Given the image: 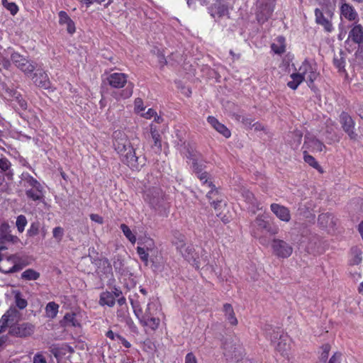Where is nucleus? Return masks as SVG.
I'll use <instances>...</instances> for the list:
<instances>
[{"label": "nucleus", "instance_id": "f257e3e1", "mask_svg": "<svg viewBox=\"0 0 363 363\" xmlns=\"http://www.w3.org/2000/svg\"><path fill=\"white\" fill-rule=\"evenodd\" d=\"M113 145L118 154L121 161L132 171L139 172L145 166L147 162L145 155H136L135 148L123 131L116 130L113 132Z\"/></svg>", "mask_w": 363, "mask_h": 363}, {"label": "nucleus", "instance_id": "f03ea898", "mask_svg": "<svg viewBox=\"0 0 363 363\" xmlns=\"http://www.w3.org/2000/svg\"><path fill=\"white\" fill-rule=\"evenodd\" d=\"M278 232L279 228L270 220L267 213L258 214L250 225V235L262 245L267 242V235H275Z\"/></svg>", "mask_w": 363, "mask_h": 363}, {"label": "nucleus", "instance_id": "7ed1b4c3", "mask_svg": "<svg viewBox=\"0 0 363 363\" xmlns=\"http://www.w3.org/2000/svg\"><path fill=\"white\" fill-rule=\"evenodd\" d=\"M320 7L315 9V22L320 26L326 33H332L335 30L333 19L335 18V6L330 0H323L319 3Z\"/></svg>", "mask_w": 363, "mask_h": 363}, {"label": "nucleus", "instance_id": "20e7f679", "mask_svg": "<svg viewBox=\"0 0 363 363\" xmlns=\"http://www.w3.org/2000/svg\"><path fill=\"white\" fill-rule=\"evenodd\" d=\"M197 178L200 180L202 186L210 189L206 194V197L214 210L218 212L222 206L223 198L219 189L214 185L211 175L208 172H205L201 174Z\"/></svg>", "mask_w": 363, "mask_h": 363}, {"label": "nucleus", "instance_id": "39448f33", "mask_svg": "<svg viewBox=\"0 0 363 363\" xmlns=\"http://www.w3.org/2000/svg\"><path fill=\"white\" fill-rule=\"evenodd\" d=\"M143 199L152 208L160 210L163 207L165 194L160 188L153 186L145 191Z\"/></svg>", "mask_w": 363, "mask_h": 363}, {"label": "nucleus", "instance_id": "423d86ee", "mask_svg": "<svg viewBox=\"0 0 363 363\" xmlns=\"http://www.w3.org/2000/svg\"><path fill=\"white\" fill-rule=\"evenodd\" d=\"M278 337L279 339V341L277 343L276 350L281 354V356L286 359H289V351L291 350V341L290 340H289V337L287 335L281 333L279 328H277V330H273L272 334H271L269 336V338L272 341Z\"/></svg>", "mask_w": 363, "mask_h": 363}, {"label": "nucleus", "instance_id": "0eeeda50", "mask_svg": "<svg viewBox=\"0 0 363 363\" xmlns=\"http://www.w3.org/2000/svg\"><path fill=\"white\" fill-rule=\"evenodd\" d=\"M298 72L306 80L309 87L313 84L314 82L319 77V72L317 70L316 65L305 60L298 68Z\"/></svg>", "mask_w": 363, "mask_h": 363}, {"label": "nucleus", "instance_id": "6e6552de", "mask_svg": "<svg viewBox=\"0 0 363 363\" xmlns=\"http://www.w3.org/2000/svg\"><path fill=\"white\" fill-rule=\"evenodd\" d=\"M272 249L274 255L279 258H288L293 252V247L289 243L278 238L273 239Z\"/></svg>", "mask_w": 363, "mask_h": 363}, {"label": "nucleus", "instance_id": "1a4fd4ad", "mask_svg": "<svg viewBox=\"0 0 363 363\" xmlns=\"http://www.w3.org/2000/svg\"><path fill=\"white\" fill-rule=\"evenodd\" d=\"M340 123L345 133H346L350 140H356L357 134L354 131L355 122L352 116L345 111H342L340 115Z\"/></svg>", "mask_w": 363, "mask_h": 363}, {"label": "nucleus", "instance_id": "9d476101", "mask_svg": "<svg viewBox=\"0 0 363 363\" xmlns=\"http://www.w3.org/2000/svg\"><path fill=\"white\" fill-rule=\"evenodd\" d=\"M13 63L26 74H30L35 69V65L18 52H14L11 55Z\"/></svg>", "mask_w": 363, "mask_h": 363}, {"label": "nucleus", "instance_id": "9b49d317", "mask_svg": "<svg viewBox=\"0 0 363 363\" xmlns=\"http://www.w3.org/2000/svg\"><path fill=\"white\" fill-rule=\"evenodd\" d=\"M350 30L348 33V40L358 44L359 46L362 45V50L359 51V55L363 57V26L358 23V22L353 23L350 26Z\"/></svg>", "mask_w": 363, "mask_h": 363}, {"label": "nucleus", "instance_id": "f8f14e48", "mask_svg": "<svg viewBox=\"0 0 363 363\" xmlns=\"http://www.w3.org/2000/svg\"><path fill=\"white\" fill-rule=\"evenodd\" d=\"M223 354L227 359L236 362L240 361L243 355L244 350L242 345L225 342L223 345Z\"/></svg>", "mask_w": 363, "mask_h": 363}, {"label": "nucleus", "instance_id": "ddd939ff", "mask_svg": "<svg viewBox=\"0 0 363 363\" xmlns=\"http://www.w3.org/2000/svg\"><path fill=\"white\" fill-rule=\"evenodd\" d=\"M35 326L30 323H23L11 326L9 333L11 335L26 337L30 336L34 333Z\"/></svg>", "mask_w": 363, "mask_h": 363}, {"label": "nucleus", "instance_id": "4468645a", "mask_svg": "<svg viewBox=\"0 0 363 363\" xmlns=\"http://www.w3.org/2000/svg\"><path fill=\"white\" fill-rule=\"evenodd\" d=\"M341 5L340 6V16L351 22H359V15L354 7L347 3L345 0H340Z\"/></svg>", "mask_w": 363, "mask_h": 363}, {"label": "nucleus", "instance_id": "2eb2a0df", "mask_svg": "<svg viewBox=\"0 0 363 363\" xmlns=\"http://www.w3.org/2000/svg\"><path fill=\"white\" fill-rule=\"evenodd\" d=\"M199 157L200 155L194 151H188V154L186 155V158L191 162V167L196 177L200 176L201 174L207 172L205 171L206 165L204 162L199 160Z\"/></svg>", "mask_w": 363, "mask_h": 363}, {"label": "nucleus", "instance_id": "dca6fc26", "mask_svg": "<svg viewBox=\"0 0 363 363\" xmlns=\"http://www.w3.org/2000/svg\"><path fill=\"white\" fill-rule=\"evenodd\" d=\"M128 74L121 72H114L110 74L106 77V81L109 86L114 89H120L123 88L128 82Z\"/></svg>", "mask_w": 363, "mask_h": 363}, {"label": "nucleus", "instance_id": "f3484780", "mask_svg": "<svg viewBox=\"0 0 363 363\" xmlns=\"http://www.w3.org/2000/svg\"><path fill=\"white\" fill-rule=\"evenodd\" d=\"M241 195L245 201L249 205V208L253 213L262 209L261 203L251 191L243 189H242Z\"/></svg>", "mask_w": 363, "mask_h": 363}, {"label": "nucleus", "instance_id": "a211bd4d", "mask_svg": "<svg viewBox=\"0 0 363 363\" xmlns=\"http://www.w3.org/2000/svg\"><path fill=\"white\" fill-rule=\"evenodd\" d=\"M96 272L101 279L110 278L113 277L112 265L107 258H102L96 262Z\"/></svg>", "mask_w": 363, "mask_h": 363}, {"label": "nucleus", "instance_id": "6ab92c4d", "mask_svg": "<svg viewBox=\"0 0 363 363\" xmlns=\"http://www.w3.org/2000/svg\"><path fill=\"white\" fill-rule=\"evenodd\" d=\"M274 11V6L272 4H262L258 8L256 14L257 20L259 23L266 22L272 15Z\"/></svg>", "mask_w": 363, "mask_h": 363}, {"label": "nucleus", "instance_id": "aec40b11", "mask_svg": "<svg viewBox=\"0 0 363 363\" xmlns=\"http://www.w3.org/2000/svg\"><path fill=\"white\" fill-rule=\"evenodd\" d=\"M270 209L280 220L288 223L291 220V213L287 207L274 203L271 204Z\"/></svg>", "mask_w": 363, "mask_h": 363}, {"label": "nucleus", "instance_id": "412c9836", "mask_svg": "<svg viewBox=\"0 0 363 363\" xmlns=\"http://www.w3.org/2000/svg\"><path fill=\"white\" fill-rule=\"evenodd\" d=\"M207 122L214 128L218 133L222 135L225 138H229L231 136L230 130L214 116H209L207 118Z\"/></svg>", "mask_w": 363, "mask_h": 363}, {"label": "nucleus", "instance_id": "4be33fe9", "mask_svg": "<svg viewBox=\"0 0 363 363\" xmlns=\"http://www.w3.org/2000/svg\"><path fill=\"white\" fill-rule=\"evenodd\" d=\"M34 84L43 89L49 90L51 89V82L48 74L44 71L35 73L33 77Z\"/></svg>", "mask_w": 363, "mask_h": 363}, {"label": "nucleus", "instance_id": "5701e85b", "mask_svg": "<svg viewBox=\"0 0 363 363\" xmlns=\"http://www.w3.org/2000/svg\"><path fill=\"white\" fill-rule=\"evenodd\" d=\"M13 259L11 257H7L6 259L0 262V272L4 274L13 273L21 269L19 264L13 263Z\"/></svg>", "mask_w": 363, "mask_h": 363}, {"label": "nucleus", "instance_id": "b1692460", "mask_svg": "<svg viewBox=\"0 0 363 363\" xmlns=\"http://www.w3.org/2000/svg\"><path fill=\"white\" fill-rule=\"evenodd\" d=\"M150 133L153 140L152 147L155 149L157 154H160L162 151V138L156 125L151 124L150 126Z\"/></svg>", "mask_w": 363, "mask_h": 363}, {"label": "nucleus", "instance_id": "393cba45", "mask_svg": "<svg viewBox=\"0 0 363 363\" xmlns=\"http://www.w3.org/2000/svg\"><path fill=\"white\" fill-rule=\"evenodd\" d=\"M59 24L66 25L67 30L69 34H73L76 31L75 23L65 11H60L58 13Z\"/></svg>", "mask_w": 363, "mask_h": 363}, {"label": "nucleus", "instance_id": "a878e982", "mask_svg": "<svg viewBox=\"0 0 363 363\" xmlns=\"http://www.w3.org/2000/svg\"><path fill=\"white\" fill-rule=\"evenodd\" d=\"M303 147L313 152H322L325 145L315 138L306 137Z\"/></svg>", "mask_w": 363, "mask_h": 363}, {"label": "nucleus", "instance_id": "bb28decb", "mask_svg": "<svg viewBox=\"0 0 363 363\" xmlns=\"http://www.w3.org/2000/svg\"><path fill=\"white\" fill-rule=\"evenodd\" d=\"M223 312L225 320L231 326L235 327L238 325V320L236 318L233 307L230 303H226L223 304Z\"/></svg>", "mask_w": 363, "mask_h": 363}, {"label": "nucleus", "instance_id": "cd10ccee", "mask_svg": "<svg viewBox=\"0 0 363 363\" xmlns=\"http://www.w3.org/2000/svg\"><path fill=\"white\" fill-rule=\"evenodd\" d=\"M160 319L157 316H151L147 318H143L140 320V324L141 326L145 328L146 330H150L152 332L156 331L160 325Z\"/></svg>", "mask_w": 363, "mask_h": 363}, {"label": "nucleus", "instance_id": "c85d7f7f", "mask_svg": "<svg viewBox=\"0 0 363 363\" xmlns=\"http://www.w3.org/2000/svg\"><path fill=\"white\" fill-rule=\"evenodd\" d=\"M133 93V84L130 83L125 89L118 91H113L111 93V96L116 99L120 101L121 99H126L130 98Z\"/></svg>", "mask_w": 363, "mask_h": 363}, {"label": "nucleus", "instance_id": "c756f323", "mask_svg": "<svg viewBox=\"0 0 363 363\" xmlns=\"http://www.w3.org/2000/svg\"><path fill=\"white\" fill-rule=\"evenodd\" d=\"M334 216L332 213H325L318 216V223L321 228H333L335 225Z\"/></svg>", "mask_w": 363, "mask_h": 363}, {"label": "nucleus", "instance_id": "7c9ffc66", "mask_svg": "<svg viewBox=\"0 0 363 363\" xmlns=\"http://www.w3.org/2000/svg\"><path fill=\"white\" fill-rule=\"evenodd\" d=\"M26 195L28 199L33 201H41L43 199V187L30 188L26 190Z\"/></svg>", "mask_w": 363, "mask_h": 363}, {"label": "nucleus", "instance_id": "2f4dec72", "mask_svg": "<svg viewBox=\"0 0 363 363\" xmlns=\"http://www.w3.org/2000/svg\"><path fill=\"white\" fill-rule=\"evenodd\" d=\"M21 179L23 182V186L26 188H40V186H42L40 183L28 172L22 173Z\"/></svg>", "mask_w": 363, "mask_h": 363}, {"label": "nucleus", "instance_id": "473e14b6", "mask_svg": "<svg viewBox=\"0 0 363 363\" xmlns=\"http://www.w3.org/2000/svg\"><path fill=\"white\" fill-rule=\"evenodd\" d=\"M272 50L277 55H281L286 51L285 38L283 36H278L275 42L271 45Z\"/></svg>", "mask_w": 363, "mask_h": 363}, {"label": "nucleus", "instance_id": "72a5a7b5", "mask_svg": "<svg viewBox=\"0 0 363 363\" xmlns=\"http://www.w3.org/2000/svg\"><path fill=\"white\" fill-rule=\"evenodd\" d=\"M160 312H162V307L160 305L152 302L148 303L144 315L141 317V319L157 316Z\"/></svg>", "mask_w": 363, "mask_h": 363}, {"label": "nucleus", "instance_id": "f704fd0d", "mask_svg": "<svg viewBox=\"0 0 363 363\" xmlns=\"http://www.w3.org/2000/svg\"><path fill=\"white\" fill-rule=\"evenodd\" d=\"M116 299L114 295L110 291H104L100 295L99 303L101 306L113 307L115 305Z\"/></svg>", "mask_w": 363, "mask_h": 363}, {"label": "nucleus", "instance_id": "c9c22d12", "mask_svg": "<svg viewBox=\"0 0 363 363\" xmlns=\"http://www.w3.org/2000/svg\"><path fill=\"white\" fill-rule=\"evenodd\" d=\"M362 252L361 249L357 246L352 247L350 250V265H358L362 261Z\"/></svg>", "mask_w": 363, "mask_h": 363}, {"label": "nucleus", "instance_id": "e433bc0d", "mask_svg": "<svg viewBox=\"0 0 363 363\" xmlns=\"http://www.w3.org/2000/svg\"><path fill=\"white\" fill-rule=\"evenodd\" d=\"M11 163L6 157L2 156L0 157V169L2 172H5L9 179L12 178L13 174L11 169Z\"/></svg>", "mask_w": 363, "mask_h": 363}, {"label": "nucleus", "instance_id": "4c0bfd02", "mask_svg": "<svg viewBox=\"0 0 363 363\" xmlns=\"http://www.w3.org/2000/svg\"><path fill=\"white\" fill-rule=\"evenodd\" d=\"M9 225L6 224H2L1 226V233L0 235V243H4L6 242H14L18 239L16 236H13L7 233Z\"/></svg>", "mask_w": 363, "mask_h": 363}, {"label": "nucleus", "instance_id": "58836bf2", "mask_svg": "<svg viewBox=\"0 0 363 363\" xmlns=\"http://www.w3.org/2000/svg\"><path fill=\"white\" fill-rule=\"evenodd\" d=\"M290 77L291 80L287 82V86L293 90H296L298 86L304 81L303 77L301 75L298 71L297 73L291 74Z\"/></svg>", "mask_w": 363, "mask_h": 363}, {"label": "nucleus", "instance_id": "ea45409f", "mask_svg": "<svg viewBox=\"0 0 363 363\" xmlns=\"http://www.w3.org/2000/svg\"><path fill=\"white\" fill-rule=\"evenodd\" d=\"M62 322L65 326H80V323L77 320L76 313H67L63 318Z\"/></svg>", "mask_w": 363, "mask_h": 363}, {"label": "nucleus", "instance_id": "a19ab883", "mask_svg": "<svg viewBox=\"0 0 363 363\" xmlns=\"http://www.w3.org/2000/svg\"><path fill=\"white\" fill-rule=\"evenodd\" d=\"M60 306L54 301L49 302L45 307V313L47 317L55 318L59 311Z\"/></svg>", "mask_w": 363, "mask_h": 363}, {"label": "nucleus", "instance_id": "79ce46f5", "mask_svg": "<svg viewBox=\"0 0 363 363\" xmlns=\"http://www.w3.org/2000/svg\"><path fill=\"white\" fill-rule=\"evenodd\" d=\"M303 160L310 166L317 169L319 172L323 173V170L321 166L318 164L314 157L307 153V151L303 152Z\"/></svg>", "mask_w": 363, "mask_h": 363}, {"label": "nucleus", "instance_id": "37998d69", "mask_svg": "<svg viewBox=\"0 0 363 363\" xmlns=\"http://www.w3.org/2000/svg\"><path fill=\"white\" fill-rule=\"evenodd\" d=\"M330 350H331V345L329 343L323 344L320 347V351L318 352L319 353L318 358H319L320 362H321L323 363L327 362Z\"/></svg>", "mask_w": 363, "mask_h": 363}, {"label": "nucleus", "instance_id": "c03bdc74", "mask_svg": "<svg viewBox=\"0 0 363 363\" xmlns=\"http://www.w3.org/2000/svg\"><path fill=\"white\" fill-rule=\"evenodd\" d=\"M40 277V273L33 269H28L21 274V278L25 280H37Z\"/></svg>", "mask_w": 363, "mask_h": 363}, {"label": "nucleus", "instance_id": "a18cd8bd", "mask_svg": "<svg viewBox=\"0 0 363 363\" xmlns=\"http://www.w3.org/2000/svg\"><path fill=\"white\" fill-rule=\"evenodd\" d=\"M120 228L121 229L122 232L123 233L124 235L126 237V238L133 244L134 245L136 242V236L135 234H133L130 229V228L126 224H121L120 226Z\"/></svg>", "mask_w": 363, "mask_h": 363}, {"label": "nucleus", "instance_id": "49530a36", "mask_svg": "<svg viewBox=\"0 0 363 363\" xmlns=\"http://www.w3.org/2000/svg\"><path fill=\"white\" fill-rule=\"evenodd\" d=\"M40 223L36 220L30 223V228L28 229L26 235L30 238H33L38 235L40 232Z\"/></svg>", "mask_w": 363, "mask_h": 363}, {"label": "nucleus", "instance_id": "de8ad7c7", "mask_svg": "<svg viewBox=\"0 0 363 363\" xmlns=\"http://www.w3.org/2000/svg\"><path fill=\"white\" fill-rule=\"evenodd\" d=\"M2 5L10 11L12 16H15L18 11V7L13 2H9L8 0H1Z\"/></svg>", "mask_w": 363, "mask_h": 363}, {"label": "nucleus", "instance_id": "09e8293b", "mask_svg": "<svg viewBox=\"0 0 363 363\" xmlns=\"http://www.w3.org/2000/svg\"><path fill=\"white\" fill-rule=\"evenodd\" d=\"M27 219L25 216L20 215L16 218V227L19 233H23L27 225Z\"/></svg>", "mask_w": 363, "mask_h": 363}, {"label": "nucleus", "instance_id": "8fccbe9b", "mask_svg": "<svg viewBox=\"0 0 363 363\" xmlns=\"http://www.w3.org/2000/svg\"><path fill=\"white\" fill-rule=\"evenodd\" d=\"M113 267L115 269V271L122 274L124 272V263L123 260L121 259L120 257H115L113 263Z\"/></svg>", "mask_w": 363, "mask_h": 363}, {"label": "nucleus", "instance_id": "3c124183", "mask_svg": "<svg viewBox=\"0 0 363 363\" xmlns=\"http://www.w3.org/2000/svg\"><path fill=\"white\" fill-rule=\"evenodd\" d=\"M52 235L57 242H60L64 235V229L60 226L54 228L52 230Z\"/></svg>", "mask_w": 363, "mask_h": 363}, {"label": "nucleus", "instance_id": "603ef678", "mask_svg": "<svg viewBox=\"0 0 363 363\" xmlns=\"http://www.w3.org/2000/svg\"><path fill=\"white\" fill-rule=\"evenodd\" d=\"M333 64L335 67L338 69L339 72H345V61L342 57L337 58L335 57L333 60Z\"/></svg>", "mask_w": 363, "mask_h": 363}, {"label": "nucleus", "instance_id": "864d4df0", "mask_svg": "<svg viewBox=\"0 0 363 363\" xmlns=\"http://www.w3.org/2000/svg\"><path fill=\"white\" fill-rule=\"evenodd\" d=\"M137 253L143 262H147L150 252L145 250V247L138 246Z\"/></svg>", "mask_w": 363, "mask_h": 363}, {"label": "nucleus", "instance_id": "5fc2aeb1", "mask_svg": "<svg viewBox=\"0 0 363 363\" xmlns=\"http://www.w3.org/2000/svg\"><path fill=\"white\" fill-rule=\"evenodd\" d=\"M133 313L136 318H138L139 323H140L141 317L144 315V313L143 312L142 308L140 306V305H135L133 301L131 302Z\"/></svg>", "mask_w": 363, "mask_h": 363}, {"label": "nucleus", "instance_id": "6e6d98bb", "mask_svg": "<svg viewBox=\"0 0 363 363\" xmlns=\"http://www.w3.org/2000/svg\"><path fill=\"white\" fill-rule=\"evenodd\" d=\"M143 247H145V250H147L148 252H151L155 248V242L151 238H146Z\"/></svg>", "mask_w": 363, "mask_h": 363}, {"label": "nucleus", "instance_id": "4d7b16f0", "mask_svg": "<svg viewBox=\"0 0 363 363\" xmlns=\"http://www.w3.org/2000/svg\"><path fill=\"white\" fill-rule=\"evenodd\" d=\"M342 359V354L340 352H335L333 354L328 360V363H341Z\"/></svg>", "mask_w": 363, "mask_h": 363}, {"label": "nucleus", "instance_id": "13d9d810", "mask_svg": "<svg viewBox=\"0 0 363 363\" xmlns=\"http://www.w3.org/2000/svg\"><path fill=\"white\" fill-rule=\"evenodd\" d=\"M11 315V314L8 311L1 316L0 319V325L1 328H7L9 326Z\"/></svg>", "mask_w": 363, "mask_h": 363}, {"label": "nucleus", "instance_id": "bf43d9fd", "mask_svg": "<svg viewBox=\"0 0 363 363\" xmlns=\"http://www.w3.org/2000/svg\"><path fill=\"white\" fill-rule=\"evenodd\" d=\"M135 111L140 112L145 110L143 101L141 98H136L134 101Z\"/></svg>", "mask_w": 363, "mask_h": 363}, {"label": "nucleus", "instance_id": "052dcab7", "mask_svg": "<svg viewBox=\"0 0 363 363\" xmlns=\"http://www.w3.org/2000/svg\"><path fill=\"white\" fill-rule=\"evenodd\" d=\"M215 9H216V14L219 17L223 16L228 13V8L223 4H219L218 6H216Z\"/></svg>", "mask_w": 363, "mask_h": 363}, {"label": "nucleus", "instance_id": "680f3d73", "mask_svg": "<svg viewBox=\"0 0 363 363\" xmlns=\"http://www.w3.org/2000/svg\"><path fill=\"white\" fill-rule=\"evenodd\" d=\"M184 363H198V361L195 354L190 352L186 354Z\"/></svg>", "mask_w": 363, "mask_h": 363}, {"label": "nucleus", "instance_id": "e2e57ef3", "mask_svg": "<svg viewBox=\"0 0 363 363\" xmlns=\"http://www.w3.org/2000/svg\"><path fill=\"white\" fill-rule=\"evenodd\" d=\"M33 363H47V360L43 354L38 352L33 357Z\"/></svg>", "mask_w": 363, "mask_h": 363}, {"label": "nucleus", "instance_id": "0e129e2a", "mask_svg": "<svg viewBox=\"0 0 363 363\" xmlns=\"http://www.w3.org/2000/svg\"><path fill=\"white\" fill-rule=\"evenodd\" d=\"M291 135L296 138V146H298L302 140L303 134L301 130H296L293 132H291Z\"/></svg>", "mask_w": 363, "mask_h": 363}, {"label": "nucleus", "instance_id": "69168bd1", "mask_svg": "<svg viewBox=\"0 0 363 363\" xmlns=\"http://www.w3.org/2000/svg\"><path fill=\"white\" fill-rule=\"evenodd\" d=\"M90 219L95 222V223H97L99 224H103L104 223V218L102 216H101L99 214H96V213H91L90 215Z\"/></svg>", "mask_w": 363, "mask_h": 363}, {"label": "nucleus", "instance_id": "338daca9", "mask_svg": "<svg viewBox=\"0 0 363 363\" xmlns=\"http://www.w3.org/2000/svg\"><path fill=\"white\" fill-rule=\"evenodd\" d=\"M254 120L251 118H248L246 116L242 117V123L245 126L250 128L253 125L254 123H252Z\"/></svg>", "mask_w": 363, "mask_h": 363}, {"label": "nucleus", "instance_id": "774afa93", "mask_svg": "<svg viewBox=\"0 0 363 363\" xmlns=\"http://www.w3.org/2000/svg\"><path fill=\"white\" fill-rule=\"evenodd\" d=\"M156 116L157 112L153 108H149L147 111L143 114V116L147 119H150Z\"/></svg>", "mask_w": 363, "mask_h": 363}]
</instances>
